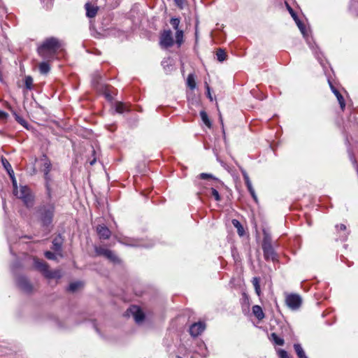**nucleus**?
Wrapping results in <instances>:
<instances>
[{"mask_svg":"<svg viewBox=\"0 0 358 358\" xmlns=\"http://www.w3.org/2000/svg\"><path fill=\"white\" fill-rule=\"evenodd\" d=\"M61 47L62 43L57 38L50 37L38 48V53L43 59L51 61Z\"/></svg>","mask_w":358,"mask_h":358,"instance_id":"f257e3e1","label":"nucleus"},{"mask_svg":"<svg viewBox=\"0 0 358 358\" xmlns=\"http://www.w3.org/2000/svg\"><path fill=\"white\" fill-rule=\"evenodd\" d=\"M13 183L14 186L13 192L15 195L22 199L27 207H32L34 205V196L31 193L30 189L27 186H21L18 189L15 179H13Z\"/></svg>","mask_w":358,"mask_h":358,"instance_id":"f03ea898","label":"nucleus"},{"mask_svg":"<svg viewBox=\"0 0 358 358\" xmlns=\"http://www.w3.org/2000/svg\"><path fill=\"white\" fill-rule=\"evenodd\" d=\"M54 213L55 205L53 203H48L47 205L41 206L38 208V216L43 226H48L52 222Z\"/></svg>","mask_w":358,"mask_h":358,"instance_id":"7ed1b4c3","label":"nucleus"},{"mask_svg":"<svg viewBox=\"0 0 358 358\" xmlns=\"http://www.w3.org/2000/svg\"><path fill=\"white\" fill-rule=\"evenodd\" d=\"M41 162V171L44 173V177L45 180V187H46V192L47 195L49 199H51V189L50 186L49 184V182L50 180V176H49V172L51 170V163L49 159L46 158L45 156H43V157L40 159Z\"/></svg>","mask_w":358,"mask_h":358,"instance_id":"20e7f679","label":"nucleus"},{"mask_svg":"<svg viewBox=\"0 0 358 358\" xmlns=\"http://www.w3.org/2000/svg\"><path fill=\"white\" fill-rule=\"evenodd\" d=\"M262 250L266 259L272 261L276 260V254L271 245L270 238L267 235H266L264 238Z\"/></svg>","mask_w":358,"mask_h":358,"instance_id":"39448f33","label":"nucleus"},{"mask_svg":"<svg viewBox=\"0 0 358 358\" xmlns=\"http://www.w3.org/2000/svg\"><path fill=\"white\" fill-rule=\"evenodd\" d=\"M285 303L292 310H298L302 303V299L297 294H287Z\"/></svg>","mask_w":358,"mask_h":358,"instance_id":"423d86ee","label":"nucleus"},{"mask_svg":"<svg viewBox=\"0 0 358 358\" xmlns=\"http://www.w3.org/2000/svg\"><path fill=\"white\" fill-rule=\"evenodd\" d=\"M174 43L171 30H164L160 35L159 44L164 48L171 47Z\"/></svg>","mask_w":358,"mask_h":358,"instance_id":"0eeeda50","label":"nucleus"},{"mask_svg":"<svg viewBox=\"0 0 358 358\" xmlns=\"http://www.w3.org/2000/svg\"><path fill=\"white\" fill-rule=\"evenodd\" d=\"M95 252L97 255L103 256L113 262H118L119 259L115 254L108 249L103 247H96Z\"/></svg>","mask_w":358,"mask_h":358,"instance_id":"6e6552de","label":"nucleus"},{"mask_svg":"<svg viewBox=\"0 0 358 358\" xmlns=\"http://www.w3.org/2000/svg\"><path fill=\"white\" fill-rule=\"evenodd\" d=\"M206 325L203 322H199L192 324L189 327V333L191 336L196 337L200 335L205 329Z\"/></svg>","mask_w":358,"mask_h":358,"instance_id":"1a4fd4ad","label":"nucleus"},{"mask_svg":"<svg viewBox=\"0 0 358 358\" xmlns=\"http://www.w3.org/2000/svg\"><path fill=\"white\" fill-rule=\"evenodd\" d=\"M129 310L136 323H140L143 321L145 315L139 307L134 306L130 308Z\"/></svg>","mask_w":358,"mask_h":358,"instance_id":"9d476101","label":"nucleus"},{"mask_svg":"<svg viewBox=\"0 0 358 358\" xmlns=\"http://www.w3.org/2000/svg\"><path fill=\"white\" fill-rule=\"evenodd\" d=\"M96 231L100 238L103 239H108L111 234V232L109 230V229L104 225H99L96 227Z\"/></svg>","mask_w":358,"mask_h":358,"instance_id":"9b49d317","label":"nucleus"},{"mask_svg":"<svg viewBox=\"0 0 358 358\" xmlns=\"http://www.w3.org/2000/svg\"><path fill=\"white\" fill-rule=\"evenodd\" d=\"M34 265L36 268L39 270L45 276L49 271L48 264L38 259H34Z\"/></svg>","mask_w":358,"mask_h":358,"instance_id":"f8f14e48","label":"nucleus"},{"mask_svg":"<svg viewBox=\"0 0 358 358\" xmlns=\"http://www.w3.org/2000/svg\"><path fill=\"white\" fill-rule=\"evenodd\" d=\"M85 7L86 9V14L87 17L92 18L96 16L98 11L97 6L92 5L90 2H87L85 3Z\"/></svg>","mask_w":358,"mask_h":358,"instance_id":"ddd939ff","label":"nucleus"},{"mask_svg":"<svg viewBox=\"0 0 358 358\" xmlns=\"http://www.w3.org/2000/svg\"><path fill=\"white\" fill-rule=\"evenodd\" d=\"M330 86H331V89L333 93L336 95V96L338 99V101L340 104L341 109L343 110L345 107V101H344L343 96L331 83H330Z\"/></svg>","mask_w":358,"mask_h":358,"instance_id":"4468645a","label":"nucleus"},{"mask_svg":"<svg viewBox=\"0 0 358 358\" xmlns=\"http://www.w3.org/2000/svg\"><path fill=\"white\" fill-rule=\"evenodd\" d=\"M252 310V313L259 320H262L264 318L265 315L261 306L258 305L253 306Z\"/></svg>","mask_w":358,"mask_h":358,"instance_id":"2eb2a0df","label":"nucleus"},{"mask_svg":"<svg viewBox=\"0 0 358 358\" xmlns=\"http://www.w3.org/2000/svg\"><path fill=\"white\" fill-rule=\"evenodd\" d=\"M199 178L202 180H212V185L217 186V183L222 185L221 181H220L217 178H215L213 175L209 173H202L199 175Z\"/></svg>","mask_w":358,"mask_h":358,"instance_id":"dca6fc26","label":"nucleus"},{"mask_svg":"<svg viewBox=\"0 0 358 358\" xmlns=\"http://www.w3.org/2000/svg\"><path fill=\"white\" fill-rule=\"evenodd\" d=\"M49 62L50 61L46 60L45 62L39 63L38 69L41 74H47L50 71V66L49 64Z\"/></svg>","mask_w":358,"mask_h":358,"instance_id":"f3484780","label":"nucleus"},{"mask_svg":"<svg viewBox=\"0 0 358 358\" xmlns=\"http://www.w3.org/2000/svg\"><path fill=\"white\" fill-rule=\"evenodd\" d=\"M2 164L4 166V168L6 169V170L7 171L8 173L9 174L10 177L13 180V179H15L14 178V172H13V170L12 169L11 165L6 159H2Z\"/></svg>","mask_w":358,"mask_h":358,"instance_id":"a211bd4d","label":"nucleus"},{"mask_svg":"<svg viewBox=\"0 0 358 358\" xmlns=\"http://www.w3.org/2000/svg\"><path fill=\"white\" fill-rule=\"evenodd\" d=\"M45 277L48 278H60L62 277V273L59 270L50 271L49 269Z\"/></svg>","mask_w":358,"mask_h":358,"instance_id":"6ab92c4d","label":"nucleus"},{"mask_svg":"<svg viewBox=\"0 0 358 358\" xmlns=\"http://www.w3.org/2000/svg\"><path fill=\"white\" fill-rule=\"evenodd\" d=\"M294 348L299 358H308L300 344H294Z\"/></svg>","mask_w":358,"mask_h":358,"instance_id":"aec40b11","label":"nucleus"},{"mask_svg":"<svg viewBox=\"0 0 358 358\" xmlns=\"http://www.w3.org/2000/svg\"><path fill=\"white\" fill-rule=\"evenodd\" d=\"M187 86L191 89L194 90L196 87V82L194 76L193 74H189L187 78Z\"/></svg>","mask_w":358,"mask_h":358,"instance_id":"412c9836","label":"nucleus"},{"mask_svg":"<svg viewBox=\"0 0 358 358\" xmlns=\"http://www.w3.org/2000/svg\"><path fill=\"white\" fill-rule=\"evenodd\" d=\"M200 116L203 123L208 127H211V122L208 118L207 113L204 110L200 112Z\"/></svg>","mask_w":358,"mask_h":358,"instance_id":"4be33fe9","label":"nucleus"},{"mask_svg":"<svg viewBox=\"0 0 358 358\" xmlns=\"http://www.w3.org/2000/svg\"><path fill=\"white\" fill-rule=\"evenodd\" d=\"M19 285L24 290L27 292H29L31 289V286L26 279H20L19 281Z\"/></svg>","mask_w":358,"mask_h":358,"instance_id":"5701e85b","label":"nucleus"},{"mask_svg":"<svg viewBox=\"0 0 358 358\" xmlns=\"http://www.w3.org/2000/svg\"><path fill=\"white\" fill-rule=\"evenodd\" d=\"M127 107L123 103L117 102L115 104V111L118 113H123L125 111H127Z\"/></svg>","mask_w":358,"mask_h":358,"instance_id":"b1692460","label":"nucleus"},{"mask_svg":"<svg viewBox=\"0 0 358 358\" xmlns=\"http://www.w3.org/2000/svg\"><path fill=\"white\" fill-rule=\"evenodd\" d=\"M217 59L219 62H223L227 58V54L222 49H218L216 52Z\"/></svg>","mask_w":358,"mask_h":358,"instance_id":"393cba45","label":"nucleus"},{"mask_svg":"<svg viewBox=\"0 0 358 358\" xmlns=\"http://www.w3.org/2000/svg\"><path fill=\"white\" fill-rule=\"evenodd\" d=\"M233 225L237 229L238 233L240 236H243L244 233V229L243 226L237 220H232Z\"/></svg>","mask_w":358,"mask_h":358,"instance_id":"a878e982","label":"nucleus"},{"mask_svg":"<svg viewBox=\"0 0 358 358\" xmlns=\"http://www.w3.org/2000/svg\"><path fill=\"white\" fill-rule=\"evenodd\" d=\"M176 43L180 46L182 43L183 31L182 30H177L176 33Z\"/></svg>","mask_w":358,"mask_h":358,"instance_id":"bb28decb","label":"nucleus"},{"mask_svg":"<svg viewBox=\"0 0 358 358\" xmlns=\"http://www.w3.org/2000/svg\"><path fill=\"white\" fill-rule=\"evenodd\" d=\"M81 286H82V283L80 282H71L69 285V290L71 292H75Z\"/></svg>","mask_w":358,"mask_h":358,"instance_id":"cd10ccee","label":"nucleus"},{"mask_svg":"<svg viewBox=\"0 0 358 358\" xmlns=\"http://www.w3.org/2000/svg\"><path fill=\"white\" fill-rule=\"evenodd\" d=\"M273 341L278 345H282L284 344V340L277 336L276 334H271Z\"/></svg>","mask_w":358,"mask_h":358,"instance_id":"c85d7f7f","label":"nucleus"},{"mask_svg":"<svg viewBox=\"0 0 358 358\" xmlns=\"http://www.w3.org/2000/svg\"><path fill=\"white\" fill-rule=\"evenodd\" d=\"M170 23L173 26V29L176 31L179 30L178 29V27H179V24H180V20H179V18H177V17L171 18V20H170Z\"/></svg>","mask_w":358,"mask_h":358,"instance_id":"c756f323","label":"nucleus"},{"mask_svg":"<svg viewBox=\"0 0 358 358\" xmlns=\"http://www.w3.org/2000/svg\"><path fill=\"white\" fill-rule=\"evenodd\" d=\"M15 120L17 122H19L21 125L24 126V127H27V122L20 116H19L17 114H15Z\"/></svg>","mask_w":358,"mask_h":358,"instance_id":"7c9ffc66","label":"nucleus"},{"mask_svg":"<svg viewBox=\"0 0 358 358\" xmlns=\"http://www.w3.org/2000/svg\"><path fill=\"white\" fill-rule=\"evenodd\" d=\"M298 27L299 28L300 31L303 34V35L306 34V29L305 26L303 24V23L298 19L296 21H295Z\"/></svg>","mask_w":358,"mask_h":358,"instance_id":"2f4dec72","label":"nucleus"},{"mask_svg":"<svg viewBox=\"0 0 358 358\" xmlns=\"http://www.w3.org/2000/svg\"><path fill=\"white\" fill-rule=\"evenodd\" d=\"M211 192L212 195L214 196L215 199L217 201H220L221 198L219 194V192L215 188H211Z\"/></svg>","mask_w":358,"mask_h":358,"instance_id":"473e14b6","label":"nucleus"},{"mask_svg":"<svg viewBox=\"0 0 358 358\" xmlns=\"http://www.w3.org/2000/svg\"><path fill=\"white\" fill-rule=\"evenodd\" d=\"M45 257H46L47 259H52V260H55V259H57V257H56L55 255L53 252H50V251H47V252H45Z\"/></svg>","mask_w":358,"mask_h":358,"instance_id":"72a5a7b5","label":"nucleus"},{"mask_svg":"<svg viewBox=\"0 0 358 358\" xmlns=\"http://www.w3.org/2000/svg\"><path fill=\"white\" fill-rule=\"evenodd\" d=\"M33 80L31 77H27L25 79V85L27 88L31 89Z\"/></svg>","mask_w":358,"mask_h":358,"instance_id":"f704fd0d","label":"nucleus"},{"mask_svg":"<svg viewBox=\"0 0 358 358\" xmlns=\"http://www.w3.org/2000/svg\"><path fill=\"white\" fill-rule=\"evenodd\" d=\"M280 358H290L287 352L284 350H280L278 352Z\"/></svg>","mask_w":358,"mask_h":358,"instance_id":"c9c22d12","label":"nucleus"},{"mask_svg":"<svg viewBox=\"0 0 358 358\" xmlns=\"http://www.w3.org/2000/svg\"><path fill=\"white\" fill-rule=\"evenodd\" d=\"M252 285H253L255 288L258 287L260 286L259 285V279L258 278H257V277L254 278L252 279Z\"/></svg>","mask_w":358,"mask_h":358,"instance_id":"e433bc0d","label":"nucleus"},{"mask_svg":"<svg viewBox=\"0 0 358 358\" xmlns=\"http://www.w3.org/2000/svg\"><path fill=\"white\" fill-rule=\"evenodd\" d=\"M242 173L245 184H247L248 182H251L248 173L245 171H243Z\"/></svg>","mask_w":358,"mask_h":358,"instance_id":"4c0bfd02","label":"nucleus"},{"mask_svg":"<svg viewBox=\"0 0 358 358\" xmlns=\"http://www.w3.org/2000/svg\"><path fill=\"white\" fill-rule=\"evenodd\" d=\"M7 117H8V113H6V112H3L2 110H0V119L4 120V119H6Z\"/></svg>","mask_w":358,"mask_h":358,"instance_id":"58836bf2","label":"nucleus"},{"mask_svg":"<svg viewBox=\"0 0 358 358\" xmlns=\"http://www.w3.org/2000/svg\"><path fill=\"white\" fill-rule=\"evenodd\" d=\"M336 229L337 230H341V231H345L346 230V226L343 224H341L340 225H337L336 226Z\"/></svg>","mask_w":358,"mask_h":358,"instance_id":"ea45409f","label":"nucleus"},{"mask_svg":"<svg viewBox=\"0 0 358 358\" xmlns=\"http://www.w3.org/2000/svg\"><path fill=\"white\" fill-rule=\"evenodd\" d=\"M246 186H247V188L248 189V191L250 192H253L255 189L252 185V182H248L247 184H245Z\"/></svg>","mask_w":358,"mask_h":358,"instance_id":"a19ab883","label":"nucleus"},{"mask_svg":"<svg viewBox=\"0 0 358 358\" xmlns=\"http://www.w3.org/2000/svg\"><path fill=\"white\" fill-rule=\"evenodd\" d=\"M289 10L291 15L294 18V21H296V20H298V18H297L296 15L294 13L293 10L292 8H289Z\"/></svg>","mask_w":358,"mask_h":358,"instance_id":"79ce46f5","label":"nucleus"},{"mask_svg":"<svg viewBox=\"0 0 358 358\" xmlns=\"http://www.w3.org/2000/svg\"><path fill=\"white\" fill-rule=\"evenodd\" d=\"M250 193L251 196H252V198L254 199V200L255 201H257V197L255 190L253 192H250Z\"/></svg>","mask_w":358,"mask_h":358,"instance_id":"37998d69","label":"nucleus"},{"mask_svg":"<svg viewBox=\"0 0 358 358\" xmlns=\"http://www.w3.org/2000/svg\"><path fill=\"white\" fill-rule=\"evenodd\" d=\"M206 89H207V92H208V96L210 99V100H212V97H211L210 92V87L208 85L206 86Z\"/></svg>","mask_w":358,"mask_h":358,"instance_id":"c03bdc74","label":"nucleus"},{"mask_svg":"<svg viewBox=\"0 0 358 358\" xmlns=\"http://www.w3.org/2000/svg\"><path fill=\"white\" fill-rule=\"evenodd\" d=\"M255 292H256L258 296H259V295H260V293H261L260 286H259V287H258L255 288Z\"/></svg>","mask_w":358,"mask_h":358,"instance_id":"a18cd8bd","label":"nucleus"},{"mask_svg":"<svg viewBox=\"0 0 358 358\" xmlns=\"http://www.w3.org/2000/svg\"><path fill=\"white\" fill-rule=\"evenodd\" d=\"M53 244H54V245L55 246V248H56V249H59V248H60V245H59V244H58V243L56 242V241H53Z\"/></svg>","mask_w":358,"mask_h":358,"instance_id":"49530a36","label":"nucleus"},{"mask_svg":"<svg viewBox=\"0 0 358 358\" xmlns=\"http://www.w3.org/2000/svg\"><path fill=\"white\" fill-rule=\"evenodd\" d=\"M219 119H220L222 126L223 127V120H222V116L220 113H219Z\"/></svg>","mask_w":358,"mask_h":358,"instance_id":"de8ad7c7","label":"nucleus"},{"mask_svg":"<svg viewBox=\"0 0 358 358\" xmlns=\"http://www.w3.org/2000/svg\"><path fill=\"white\" fill-rule=\"evenodd\" d=\"M182 0H175L176 3L179 6L181 3Z\"/></svg>","mask_w":358,"mask_h":358,"instance_id":"09e8293b","label":"nucleus"},{"mask_svg":"<svg viewBox=\"0 0 358 358\" xmlns=\"http://www.w3.org/2000/svg\"><path fill=\"white\" fill-rule=\"evenodd\" d=\"M95 159H93L92 162H90V164L93 165L95 163Z\"/></svg>","mask_w":358,"mask_h":358,"instance_id":"8fccbe9b","label":"nucleus"},{"mask_svg":"<svg viewBox=\"0 0 358 358\" xmlns=\"http://www.w3.org/2000/svg\"><path fill=\"white\" fill-rule=\"evenodd\" d=\"M346 237H347V234H344L343 236H342V238H343V239H345V238H346Z\"/></svg>","mask_w":358,"mask_h":358,"instance_id":"3c124183","label":"nucleus"},{"mask_svg":"<svg viewBox=\"0 0 358 358\" xmlns=\"http://www.w3.org/2000/svg\"><path fill=\"white\" fill-rule=\"evenodd\" d=\"M178 358H181V357H178Z\"/></svg>","mask_w":358,"mask_h":358,"instance_id":"603ef678","label":"nucleus"}]
</instances>
